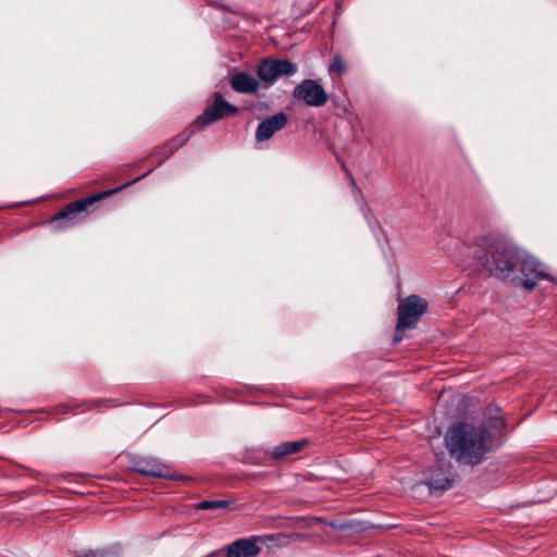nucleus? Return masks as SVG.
<instances>
[{
  "label": "nucleus",
  "mask_w": 557,
  "mask_h": 557,
  "mask_svg": "<svg viewBox=\"0 0 557 557\" xmlns=\"http://www.w3.org/2000/svg\"><path fill=\"white\" fill-rule=\"evenodd\" d=\"M288 123L284 112H278L259 123L256 129V139L264 141L270 139L276 132L283 129Z\"/></svg>",
  "instance_id": "obj_9"
},
{
  "label": "nucleus",
  "mask_w": 557,
  "mask_h": 557,
  "mask_svg": "<svg viewBox=\"0 0 557 557\" xmlns=\"http://www.w3.org/2000/svg\"><path fill=\"white\" fill-rule=\"evenodd\" d=\"M346 71L345 63L339 55H335L332 63L329 66L331 75H342Z\"/></svg>",
  "instance_id": "obj_16"
},
{
  "label": "nucleus",
  "mask_w": 557,
  "mask_h": 557,
  "mask_svg": "<svg viewBox=\"0 0 557 557\" xmlns=\"http://www.w3.org/2000/svg\"><path fill=\"white\" fill-rule=\"evenodd\" d=\"M165 468L153 459H141L136 462V471L150 476L165 478Z\"/></svg>",
  "instance_id": "obj_12"
},
{
  "label": "nucleus",
  "mask_w": 557,
  "mask_h": 557,
  "mask_svg": "<svg viewBox=\"0 0 557 557\" xmlns=\"http://www.w3.org/2000/svg\"><path fill=\"white\" fill-rule=\"evenodd\" d=\"M505 426H506V422L503 418H495L494 423H493L494 429L500 430V429H504Z\"/></svg>",
  "instance_id": "obj_19"
},
{
  "label": "nucleus",
  "mask_w": 557,
  "mask_h": 557,
  "mask_svg": "<svg viewBox=\"0 0 557 557\" xmlns=\"http://www.w3.org/2000/svg\"><path fill=\"white\" fill-rule=\"evenodd\" d=\"M446 448L451 457L465 465H479L496 445L484 425L457 423L445 436Z\"/></svg>",
  "instance_id": "obj_2"
},
{
  "label": "nucleus",
  "mask_w": 557,
  "mask_h": 557,
  "mask_svg": "<svg viewBox=\"0 0 557 557\" xmlns=\"http://www.w3.org/2000/svg\"><path fill=\"white\" fill-rule=\"evenodd\" d=\"M428 309V302L417 296L411 295L406 299L400 300L398 305V321L396 326L395 342L403 339V332L406 329H414L419 319L424 314Z\"/></svg>",
  "instance_id": "obj_4"
},
{
  "label": "nucleus",
  "mask_w": 557,
  "mask_h": 557,
  "mask_svg": "<svg viewBox=\"0 0 557 557\" xmlns=\"http://www.w3.org/2000/svg\"><path fill=\"white\" fill-rule=\"evenodd\" d=\"M239 109L227 102L220 94H214L212 102L206 108L203 113L198 116L195 124L205 127L225 116L235 115Z\"/></svg>",
  "instance_id": "obj_7"
},
{
  "label": "nucleus",
  "mask_w": 557,
  "mask_h": 557,
  "mask_svg": "<svg viewBox=\"0 0 557 557\" xmlns=\"http://www.w3.org/2000/svg\"><path fill=\"white\" fill-rule=\"evenodd\" d=\"M472 255L476 267L490 276L528 290L543 280L554 281L545 264L500 233L479 237Z\"/></svg>",
  "instance_id": "obj_1"
},
{
  "label": "nucleus",
  "mask_w": 557,
  "mask_h": 557,
  "mask_svg": "<svg viewBox=\"0 0 557 557\" xmlns=\"http://www.w3.org/2000/svg\"><path fill=\"white\" fill-rule=\"evenodd\" d=\"M295 100L306 103L308 107L320 108L329 101V95L324 87L314 79H304L293 90Z\"/></svg>",
  "instance_id": "obj_6"
},
{
  "label": "nucleus",
  "mask_w": 557,
  "mask_h": 557,
  "mask_svg": "<svg viewBox=\"0 0 557 557\" xmlns=\"http://www.w3.org/2000/svg\"><path fill=\"white\" fill-rule=\"evenodd\" d=\"M264 542V537L258 535L242 537L226 545L223 550L226 557H257L261 552L260 544Z\"/></svg>",
  "instance_id": "obj_8"
},
{
  "label": "nucleus",
  "mask_w": 557,
  "mask_h": 557,
  "mask_svg": "<svg viewBox=\"0 0 557 557\" xmlns=\"http://www.w3.org/2000/svg\"><path fill=\"white\" fill-rule=\"evenodd\" d=\"M230 506V502L228 500H224V499H214V500H211V499H207V500H202L198 504V509H202V510H215V509H225Z\"/></svg>",
  "instance_id": "obj_15"
},
{
  "label": "nucleus",
  "mask_w": 557,
  "mask_h": 557,
  "mask_svg": "<svg viewBox=\"0 0 557 557\" xmlns=\"http://www.w3.org/2000/svg\"><path fill=\"white\" fill-rule=\"evenodd\" d=\"M309 445L307 438H301L293 442H284L273 448L272 459L282 460L286 457L296 455L302 451Z\"/></svg>",
  "instance_id": "obj_11"
},
{
  "label": "nucleus",
  "mask_w": 557,
  "mask_h": 557,
  "mask_svg": "<svg viewBox=\"0 0 557 557\" xmlns=\"http://www.w3.org/2000/svg\"><path fill=\"white\" fill-rule=\"evenodd\" d=\"M230 84L239 94H253L260 87V82L246 72H238L232 75Z\"/></svg>",
  "instance_id": "obj_10"
},
{
  "label": "nucleus",
  "mask_w": 557,
  "mask_h": 557,
  "mask_svg": "<svg viewBox=\"0 0 557 557\" xmlns=\"http://www.w3.org/2000/svg\"><path fill=\"white\" fill-rule=\"evenodd\" d=\"M143 176H139L135 178L133 182H129L127 184H124L123 186L109 189L106 191H101L98 194H94L89 197L72 201L67 203L65 207L61 209L52 219L51 222H60V224L57 226L59 230H63L66 227H71L79 222V215L84 212H87V209L92 206L94 203L98 202L99 200L107 198L109 196H112L120 190H122L124 187L129 186L131 184L139 181Z\"/></svg>",
  "instance_id": "obj_3"
},
{
  "label": "nucleus",
  "mask_w": 557,
  "mask_h": 557,
  "mask_svg": "<svg viewBox=\"0 0 557 557\" xmlns=\"http://www.w3.org/2000/svg\"><path fill=\"white\" fill-rule=\"evenodd\" d=\"M88 408L91 409L94 407H100V406H103V407H114L116 406V404L114 403L113 399H100V400H95L92 403H88Z\"/></svg>",
  "instance_id": "obj_17"
},
{
  "label": "nucleus",
  "mask_w": 557,
  "mask_h": 557,
  "mask_svg": "<svg viewBox=\"0 0 557 557\" xmlns=\"http://www.w3.org/2000/svg\"><path fill=\"white\" fill-rule=\"evenodd\" d=\"M79 557H104L102 552L88 550L83 553Z\"/></svg>",
  "instance_id": "obj_18"
},
{
  "label": "nucleus",
  "mask_w": 557,
  "mask_h": 557,
  "mask_svg": "<svg viewBox=\"0 0 557 557\" xmlns=\"http://www.w3.org/2000/svg\"><path fill=\"white\" fill-rule=\"evenodd\" d=\"M190 135L191 133H181L176 137L172 138L170 141L164 144V146L162 147L163 157L169 158L171 154H173L175 150L182 147L189 139Z\"/></svg>",
  "instance_id": "obj_14"
},
{
  "label": "nucleus",
  "mask_w": 557,
  "mask_h": 557,
  "mask_svg": "<svg viewBox=\"0 0 557 557\" xmlns=\"http://www.w3.org/2000/svg\"><path fill=\"white\" fill-rule=\"evenodd\" d=\"M206 557H219V552H212Z\"/></svg>",
  "instance_id": "obj_20"
},
{
  "label": "nucleus",
  "mask_w": 557,
  "mask_h": 557,
  "mask_svg": "<svg viewBox=\"0 0 557 557\" xmlns=\"http://www.w3.org/2000/svg\"><path fill=\"white\" fill-rule=\"evenodd\" d=\"M426 485L429 486L430 492L432 494L437 495V494L448 490L449 487H451L453 480H450L447 476H440V475L431 476L428 480Z\"/></svg>",
  "instance_id": "obj_13"
},
{
  "label": "nucleus",
  "mask_w": 557,
  "mask_h": 557,
  "mask_svg": "<svg viewBox=\"0 0 557 557\" xmlns=\"http://www.w3.org/2000/svg\"><path fill=\"white\" fill-rule=\"evenodd\" d=\"M297 73V65L289 60L264 59L257 69L260 81L267 85H273L280 77L293 76Z\"/></svg>",
  "instance_id": "obj_5"
}]
</instances>
